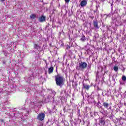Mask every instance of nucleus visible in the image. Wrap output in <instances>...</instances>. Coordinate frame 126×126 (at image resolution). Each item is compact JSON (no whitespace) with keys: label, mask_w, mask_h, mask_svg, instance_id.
Wrapping results in <instances>:
<instances>
[{"label":"nucleus","mask_w":126,"mask_h":126,"mask_svg":"<svg viewBox=\"0 0 126 126\" xmlns=\"http://www.w3.org/2000/svg\"><path fill=\"white\" fill-rule=\"evenodd\" d=\"M55 78L57 86H60V87L63 86L64 84V79L63 77L61 76L60 74H58L57 75L55 76Z\"/></svg>","instance_id":"obj_1"},{"label":"nucleus","mask_w":126,"mask_h":126,"mask_svg":"<svg viewBox=\"0 0 126 126\" xmlns=\"http://www.w3.org/2000/svg\"><path fill=\"white\" fill-rule=\"evenodd\" d=\"M88 65L86 62H81L79 63V67L81 70H84L86 68H87Z\"/></svg>","instance_id":"obj_2"},{"label":"nucleus","mask_w":126,"mask_h":126,"mask_svg":"<svg viewBox=\"0 0 126 126\" xmlns=\"http://www.w3.org/2000/svg\"><path fill=\"white\" fill-rule=\"evenodd\" d=\"M37 119L38 121H40L41 122H42V121H44L45 119V113H39L37 116Z\"/></svg>","instance_id":"obj_3"},{"label":"nucleus","mask_w":126,"mask_h":126,"mask_svg":"<svg viewBox=\"0 0 126 126\" xmlns=\"http://www.w3.org/2000/svg\"><path fill=\"white\" fill-rule=\"evenodd\" d=\"M87 4V0H83L81 3L80 5L82 6V7H84V6H86Z\"/></svg>","instance_id":"obj_4"},{"label":"nucleus","mask_w":126,"mask_h":126,"mask_svg":"<svg viewBox=\"0 0 126 126\" xmlns=\"http://www.w3.org/2000/svg\"><path fill=\"white\" fill-rule=\"evenodd\" d=\"M39 22H45L46 21V17L45 16H41L39 18Z\"/></svg>","instance_id":"obj_5"},{"label":"nucleus","mask_w":126,"mask_h":126,"mask_svg":"<svg viewBox=\"0 0 126 126\" xmlns=\"http://www.w3.org/2000/svg\"><path fill=\"white\" fill-rule=\"evenodd\" d=\"M94 28H96V29H99V25H98V21H94Z\"/></svg>","instance_id":"obj_6"},{"label":"nucleus","mask_w":126,"mask_h":126,"mask_svg":"<svg viewBox=\"0 0 126 126\" xmlns=\"http://www.w3.org/2000/svg\"><path fill=\"white\" fill-rule=\"evenodd\" d=\"M54 72V66H52L48 69V73L51 74V73H53Z\"/></svg>","instance_id":"obj_7"},{"label":"nucleus","mask_w":126,"mask_h":126,"mask_svg":"<svg viewBox=\"0 0 126 126\" xmlns=\"http://www.w3.org/2000/svg\"><path fill=\"white\" fill-rule=\"evenodd\" d=\"M83 88H84V89H85V90H87V91H88V90H89L90 88V86L89 85H87L85 84H83Z\"/></svg>","instance_id":"obj_8"},{"label":"nucleus","mask_w":126,"mask_h":126,"mask_svg":"<svg viewBox=\"0 0 126 126\" xmlns=\"http://www.w3.org/2000/svg\"><path fill=\"white\" fill-rule=\"evenodd\" d=\"M100 123H101V125L102 126H106V121H105V119L103 118H101L100 120Z\"/></svg>","instance_id":"obj_9"},{"label":"nucleus","mask_w":126,"mask_h":126,"mask_svg":"<svg viewBox=\"0 0 126 126\" xmlns=\"http://www.w3.org/2000/svg\"><path fill=\"white\" fill-rule=\"evenodd\" d=\"M103 106L104 107V108H106V109H108L109 108V103L106 102H103L102 103Z\"/></svg>","instance_id":"obj_10"},{"label":"nucleus","mask_w":126,"mask_h":126,"mask_svg":"<svg viewBox=\"0 0 126 126\" xmlns=\"http://www.w3.org/2000/svg\"><path fill=\"white\" fill-rule=\"evenodd\" d=\"M33 47L34 49H35L36 50H39V49H41V46L37 44H34Z\"/></svg>","instance_id":"obj_11"},{"label":"nucleus","mask_w":126,"mask_h":126,"mask_svg":"<svg viewBox=\"0 0 126 126\" xmlns=\"http://www.w3.org/2000/svg\"><path fill=\"white\" fill-rule=\"evenodd\" d=\"M80 40L82 41V42H85L86 40V37H85V35H83L80 39Z\"/></svg>","instance_id":"obj_12"},{"label":"nucleus","mask_w":126,"mask_h":126,"mask_svg":"<svg viewBox=\"0 0 126 126\" xmlns=\"http://www.w3.org/2000/svg\"><path fill=\"white\" fill-rule=\"evenodd\" d=\"M30 18L31 19H34V18H36V15L32 14L30 15Z\"/></svg>","instance_id":"obj_13"},{"label":"nucleus","mask_w":126,"mask_h":126,"mask_svg":"<svg viewBox=\"0 0 126 126\" xmlns=\"http://www.w3.org/2000/svg\"><path fill=\"white\" fill-rule=\"evenodd\" d=\"M113 69L115 71H118V70H119V67H118V66H115L113 67Z\"/></svg>","instance_id":"obj_14"},{"label":"nucleus","mask_w":126,"mask_h":126,"mask_svg":"<svg viewBox=\"0 0 126 126\" xmlns=\"http://www.w3.org/2000/svg\"><path fill=\"white\" fill-rule=\"evenodd\" d=\"M122 80H123V81H126V76H123L122 77Z\"/></svg>","instance_id":"obj_15"},{"label":"nucleus","mask_w":126,"mask_h":126,"mask_svg":"<svg viewBox=\"0 0 126 126\" xmlns=\"http://www.w3.org/2000/svg\"><path fill=\"white\" fill-rule=\"evenodd\" d=\"M64 1L66 2V3H68V2H69L70 0H64Z\"/></svg>","instance_id":"obj_16"},{"label":"nucleus","mask_w":126,"mask_h":126,"mask_svg":"<svg viewBox=\"0 0 126 126\" xmlns=\"http://www.w3.org/2000/svg\"><path fill=\"white\" fill-rule=\"evenodd\" d=\"M68 48H70V46L67 45L66 49H67Z\"/></svg>","instance_id":"obj_17"},{"label":"nucleus","mask_w":126,"mask_h":126,"mask_svg":"<svg viewBox=\"0 0 126 126\" xmlns=\"http://www.w3.org/2000/svg\"><path fill=\"white\" fill-rule=\"evenodd\" d=\"M0 121H1L2 123H3V120L1 119V120H0Z\"/></svg>","instance_id":"obj_18"},{"label":"nucleus","mask_w":126,"mask_h":126,"mask_svg":"<svg viewBox=\"0 0 126 126\" xmlns=\"http://www.w3.org/2000/svg\"><path fill=\"white\" fill-rule=\"evenodd\" d=\"M1 1H4L5 0H0Z\"/></svg>","instance_id":"obj_19"},{"label":"nucleus","mask_w":126,"mask_h":126,"mask_svg":"<svg viewBox=\"0 0 126 126\" xmlns=\"http://www.w3.org/2000/svg\"><path fill=\"white\" fill-rule=\"evenodd\" d=\"M94 12H96V11H94Z\"/></svg>","instance_id":"obj_20"}]
</instances>
